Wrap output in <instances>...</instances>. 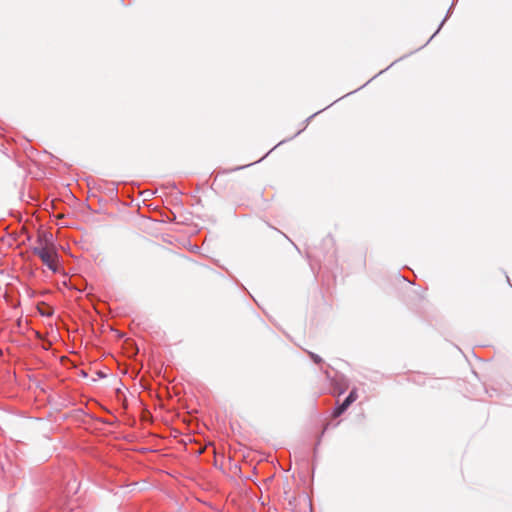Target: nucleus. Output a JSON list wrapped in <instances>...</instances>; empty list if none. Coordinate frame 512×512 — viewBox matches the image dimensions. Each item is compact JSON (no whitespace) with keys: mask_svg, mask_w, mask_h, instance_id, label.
<instances>
[{"mask_svg":"<svg viewBox=\"0 0 512 512\" xmlns=\"http://www.w3.org/2000/svg\"><path fill=\"white\" fill-rule=\"evenodd\" d=\"M344 402L346 403V405L350 406V405L354 402V400H353V399H351V398H349V397H347V398L344 400Z\"/></svg>","mask_w":512,"mask_h":512,"instance_id":"5","label":"nucleus"},{"mask_svg":"<svg viewBox=\"0 0 512 512\" xmlns=\"http://www.w3.org/2000/svg\"><path fill=\"white\" fill-rule=\"evenodd\" d=\"M349 406L346 405L345 402H343L340 406H338L334 412H333V416L334 417H339L342 413H344V411L348 408Z\"/></svg>","mask_w":512,"mask_h":512,"instance_id":"2","label":"nucleus"},{"mask_svg":"<svg viewBox=\"0 0 512 512\" xmlns=\"http://www.w3.org/2000/svg\"><path fill=\"white\" fill-rule=\"evenodd\" d=\"M310 357L317 364L322 362V358L319 357L318 355L314 354V353H310Z\"/></svg>","mask_w":512,"mask_h":512,"instance_id":"3","label":"nucleus"},{"mask_svg":"<svg viewBox=\"0 0 512 512\" xmlns=\"http://www.w3.org/2000/svg\"><path fill=\"white\" fill-rule=\"evenodd\" d=\"M52 235L46 233L39 236L37 246L34 247L33 252L42 262L47 265L52 271L57 270V253L51 241Z\"/></svg>","mask_w":512,"mask_h":512,"instance_id":"1","label":"nucleus"},{"mask_svg":"<svg viewBox=\"0 0 512 512\" xmlns=\"http://www.w3.org/2000/svg\"><path fill=\"white\" fill-rule=\"evenodd\" d=\"M349 398L353 399L354 401H356L358 395H357V392H356V389H353L349 395H348Z\"/></svg>","mask_w":512,"mask_h":512,"instance_id":"4","label":"nucleus"}]
</instances>
